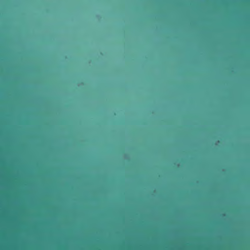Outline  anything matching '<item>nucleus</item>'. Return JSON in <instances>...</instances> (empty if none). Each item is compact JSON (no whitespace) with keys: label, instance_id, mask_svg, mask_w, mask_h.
<instances>
[{"label":"nucleus","instance_id":"1","mask_svg":"<svg viewBox=\"0 0 250 250\" xmlns=\"http://www.w3.org/2000/svg\"><path fill=\"white\" fill-rule=\"evenodd\" d=\"M200 167H202V160L201 159V162H200Z\"/></svg>","mask_w":250,"mask_h":250}]
</instances>
